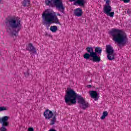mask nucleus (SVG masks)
<instances>
[{
    "label": "nucleus",
    "mask_w": 131,
    "mask_h": 131,
    "mask_svg": "<svg viewBox=\"0 0 131 131\" xmlns=\"http://www.w3.org/2000/svg\"><path fill=\"white\" fill-rule=\"evenodd\" d=\"M110 34L113 40L119 45H125L128 40L126 35L122 32V30L118 29L113 28L110 32Z\"/></svg>",
    "instance_id": "2"
},
{
    "label": "nucleus",
    "mask_w": 131,
    "mask_h": 131,
    "mask_svg": "<svg viewBox=\"0 0 131 131\" xmlns=\"http://www.w3.org/2000/svg\"><path fill=\"white\" fill-rule=\"evenodd\" d=\"M57 115L54 114L53 116V117L52 118V119L51 120L50 124V125H54L55 123H56V120H57Z\"/></svg>",
    "instance_id": "17"
},
{
    "label": "nucleus",
    "mask_w": 131,
    "mask_h": 131,
    "mask_svg": "<svg viewBox=\"0 0 131 131\" xmlns=\"http://www.w3.org/2000/svg\"><path fill=\"white\" fill-rule=\"evenodd\" d=\"M83 13L81 8H78L74 10V15L76 17H81Z\"/></svg>",
    "instance_id": "11"
},
{
    "label": "nucleus",
    "mask_w": 131,
    "mask_h": 131,
    "mask_svg": "<svg viewBox=\"0 0 131 131\" xmlns=\"http://www.w3.org/2000/svg\"><path fill=\"white\" fill-rule=\"evenodd\" d=\"M46 6H52V2L50 0L45 1Z\"/></svg>",
    "instance_id": "21"
},
{
    "label": "nucleus",
    "mask_w": 131,
    "mask_h": 131,
    "mask_svg": "<svg viewBox=\"0 0 131 131\" xmlns=\"http://www.w3.org/2000/svg\"><path fill=\"white\" fill-rule=\"evenodd\" d=\"M50 30L52 32H56L58 30V27L56 26H51L50 27Z\"/></svg>",
    "instance_id": "19"
},
{
    "label": "nucleus",
    "mask_w": 131,
    "mask_h": 131,
    "mask_svg": "<svg viewBox=\"0 0 131 131\" xmlns=\"http://www.w3.org/2000/svg\"><path fill=\"white\" fill-rule=\"evenodd\" d=\"M24 75L26 77H28V76H29V73L28 72V71H27V72L24 73Z\"/></svg>",
    "instance_id": "24"
},
{
    "label": "nucleus",
    "mask_w": 131,
    "mask_h": 131,
    "mask_svg": "<svg viewBox=\"0 0 131 131\" xmlns=\"http://www.w3.org/2000/svg\"><path fill=\"white\" fill-rule=\"evenodd\" d=\"M27 50L29 52H31L33 54H36V49L34 47L33 45L31 43H29L28 46H27Z\"/></svg>",
    "instance_id": "13"
},
{
    "label": "nucleus",
    "mask_w": 131,
    "mask_h": 131,
    "mask_svg": "<svg viewBox=\"0 0 131 131\" xmlns=\"http://www.w3.org/2000/svg\"><path fill=\"white\" fill-rule=\"evenodd\" d=\"M106 6H110V0H106Z\"/></svg>",
    "instance_id": "26"
},
{
    "label": "nucleus",
    "mask_w": 131,
    "mask_h": 131,
    "mask_svg": "<svg viewBox=\"0 0 131 131\" xmlns=\"http://www.w3.org/2000/svg\"><path fill=\"white\" fill-rule=\"evenodd\" d=\"M112 7L110 5H104L103 8V12L104 14H106L107 16H110L112 18L114 17V12H112Z\"/></svg>",
    "instance_id": "9"
},
{
    "label": "nucleus",
    "mask_w": 131,
    "mask_h": 131,
    "mask_svg": "<svg viewBox=\"0 0 131 131\" xmlns=\"http://www.w3.org/2000/svg\"><path fill=\"white\" fill-rule=\"evenodd\" d=\"M17 32L20 31L22 28V25L21 24V21L18 20L17 17Z\"/></svg>",
    "instance_id": "15"
},
{
    "label": "nucleus",
    "mask_w": 131,
    "mask_h": 131,
    "mask_svg": "<svg viewBox=\"0 0 131 131\" xmlns=\"http://www.w3.org/2000/svg\"><path fill=\"white\" fill-rule=\"evenodd\" d=\"M57 16H61V14L57 13V15H54L53 13L50 12L49 10H46L42 14L43 25L53 24L54 23L55 24H60V20Z\"/></svg>",
    "instance_id": "3"
},
{
    "label": "nucleus",
    "mask_w": 131,
    "mask_h": 131,
    "mask_svg": "<svg viewBox=\"0 0 131 131\" xmlns=\"http://www.w3.org/2000/svg\"><path fill=\"white\" fill-rule=\"evenodd\" d=\"M1 2H2V0H0V3H1Z\"/></svg>",
    "instance_id": "30"
},
{
    "label": "nucleus",
    "mask_w": 131,
    "mask_h": 131,
    "mask_svg": "<svg viewBox=\"0 0 131 131\" xmlns=\"http://www.w3.org/2000/svg\"><path fill=\"white\" fill-rule=\"evenodd\" d=\"M70 2H75L74 3V6H80V7H83L84 6V4L85 2H84V0H77L75 1V0H69Z\"/></svg>",
    "instance_id": "12"
},
{
    "label": "nucleus",
    "mask_w": 131,
    "mask_h": 131,
    "mask_svg": "<svg viewBox=\"0 0 131 131\" xmlns=\"http://www.w3.org/2000/svg\"><path fill=\"white\" fill-rule=\"evenodd\" d=\"M127 14L128 15V16H130L131 15V9H128L127 10Z\"/></svg>",
    "instance_id": "23"
},
{
    "label": "nucleus",
    "mask_w": 131,
    "mask_h": 131,
    "mask_svg": "<svg viewBox=\"0 0 131 131\" xmlns=\"http://www.w3.org/2000/svg\"><path fill=\"white\" fill-rule=\"evenodd\" d=\"M53 4H54L56 8L57 9H58L60 12L64 14L65 7L63 5V2L62 1V0H54Z\"/></svg>",
    "instance_id": "7"
},
{
    "label": "nucleus",
    "mask_w": 131,
    "mask_h": 131,
    "mask_svg": "<svg viewBox=\"0 0 131 131\" xmlns=\"http://www.w3.org/2000/svg\"><path fill=\"white\" fill-rule=\"evenodd\" d=\"M106 54H107V59L110 60V61L114 60V49L111 45H108L106 46Z\"/></svg>",
    "instance_id": "6"
},
{
    "label": "nucleus",
    "mask_w": 131,
    "mask_h": 131,
    "mask_svg": "<svg viewBox=\"0 0 131 131\" xmlns=\"http://www.w3.org/2000/svg\"><path fill=\"white\" fill-rule=\"evenodd\" d=\"M89 86H90V87H91V86H92V85H89Z\"/></svg>",
    "instance_id": "29"
},
{
    "label": "nucleus",
    "mask_w": 131,
    "mask_h": 131,
    "mask_svg": "<svg viewBox=\"0 0 131 131\" xmlns=\"http://www.w3.org/2000/svg\"><path fill=\"white\" fill-rule=\"evenodd\" d=\"M23 7H29L30 6V0H24L22 3Z\"/></svg>",
    "instance_id": "16"
},
{
    "label": "nucleus",
    "mask_w": 131,
    "mask_h": 131,
    "mask_svg": "<svg viewBox=\"0 0 131 131\" xmlns=\"http://www.w3.org/2000/svg\"><path fill=\"white\" fill-rule=\"evenodd\" d=\"M86 51L88 53H85L83 55L84 59L86 60H89L90 58H92L91 60L93 61V62H100L101 61V57L98 56V54L94 52V49L92 47H88L86 48Z\"/></svg>",
    "instance_id": "5"
},
{
    "label": "nucleus",
    "mask_w": 131,
    "mask_h": 131,
    "mask_svg": "<svg viewBox=\"0 0 131 131\" xmlns=\"http://www.w3.org/2000/svg\"><path fill=\"white\" fill-rule=\"evenodd\" d=\"M1 121H2V119L0 118V122H1Z\"/></svg>",
    "instance_id": "28"
},
{
    "label": "nucleus",
    "mask_w": 131,
    "mask_h": 131,
    "mask_svg": "<svg viewBox=\"0 0 131 131\" xmlns=\"http://www.w3.org/2000/svg\"><path fill=\"white\" fill-rule=\"evenodd\" d=\"M76 99L78 100V103L81 105L83 110L89 107V102H86L80 95L76 93L73 90L71 89L66 92L64 96V101L67 105L71 106V105L75 104L76 103Z\"/></svg>",
    "instance_id": "1"
},
{
    "label": "nucleus",
    "mask_w": 131,
    "mask_h": 131,
    "mask_svg": "<svg viewBox=\"0 0 131 131\" xmlns=\"http://www.w3.org/2000/svg\"><path fill=\"white\" fill-rule=\"evenodd\" d=\"M90 95L92 99H95V101L98 100V92L96 91H91L90 92Z\"/></svg>",
    "instance_id": "14"
},
{
    "label": "nucleus",
    "mask_w": 131,
    "mask_h": 131,
    "mask_svg": "<svg viewBox=\"0 0 131 131\" xmlns=\"http://www.w3.org/2000/svg\"><path fill=\"white\" fill-rule=\"evenodd\" d=\"M94 53L101 55V54L102 53V48H100V47H96L95 48Z\"/></svg>",
    "instance_id": "18"
},
{
    "label": "nucleus",
    "mask_w": 131,
    "mask_h": 131,
    "mask_svg": "<svg viewBox=\"0 0 131 131\" xmlns=\"http://www.w3.org/2000/svg\"><path fill=\"white\" fill-rule=\"evenodd\" d=\"M28 131H34V129L33 127H29L28 128Z\"/></svg>",
    "instance_id": "27"
},
{
    "label": "nucleus",
    "mask_w": 131,
    "mask_h": 131,
    "mask_svg": "<svg viewBox=\"0 0 131 131\" xmlns=\"http://www.w3.org/2000/svg\"><path fill=\"white\" fill-rule=\"evenodd\" d=\"M122 1L125 4H127V3H129L130 0H120Z\"/></svg>",
    "instance_id": "25"
},
{
    "label": "nucleus",
    "mask_w": 131,
    "mask_h": 131,
    "mask_svg": "<svg viewBox=\"0 0 131 131\" xmlns=\"http://www.w3.org/2000/svg\"><path fill=\"white\" fill-rule=\"evenodd\" d=\"M6 110H7V108L5 107L4 106L0 107V112H2V111H5Z\"/></svg>",
    "instance_id": "22"
},
{
    "label": "nucleus",
    "mask_w": 131,
    "mask_h": 131,
    "mask_svg": "<svg viewBox=\"0 0 131 131\" xmlns=\"http://www.w3.org/2000/svg\"><path fill=\"white\" fill-rule=\"evenodd\" d=\"M106 116H108V112L104 111L102 113V115L100 119H102V120L105 119L106 118Z\"/></svg>",
    "instance_id": "20"
},
{
    "label": "nucleus",
    "mask_w": 131,
    "mask_h": 131,
    "mask_svg": "<svg viewBox=\"0 0 131 131\" xmlns=\"http://www.w3.org/2000/svg\"><path fill=\"white\" fill-rule=\"evenodd\" d=\"M53 112L50 111V110H46L43 113V116L46 119H51L52 117H53Z\"/></svg>",
    "instance_id": "10"
},
{
    "label": "nucleus",
    "mask_w": 131,
    "mask_h": 131,
    "mask_svg": "<svg viewBox=\"0 0 131 131\" xmlns=\"http://www.w3.org/2000/svg\"><path fill=\"white\" fill-rule=\"evenodd\" d=\"M9 116H4L2 118V126L0 128L1 131H7L6 126H9Z\"/></svg>",
    "instance_id": "8"
},
{
    "label": "nucleus",
    "mask_w": 131,
    "mask_h": 131,
    "mask_svg": "<svg viewBox=\"0 0 131 131\" xmlns=\"http://www.w3.org/2000/svg\"><path fill=\"white\" fill-rule=\"evenodd\" d=\"M7 30L10 33V36L13 40L17 39V20L15 18L12 17L7 19L6 21Z\"/></svg>",
    "instance_id": "4"
}]
</instances>
